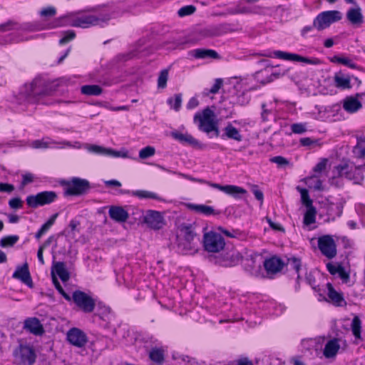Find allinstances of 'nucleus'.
<instances>
[{
	"instance_id": "obj_1",
	"label": "nucleus",
	"mask_w": 365,
	"mask_h": 365,
	"mask_svg": "<svg viewBox=\"0 0 365 365\" xmlns=\"http://www.w3.org/2000/svg\"><path fill=\"white\" fill-rule=\"evenodd\" d=\"M194 123H197L198 129L206 133L214 132L216 137L220 135L218 124L215 119V114L209 107L205 108L202 112L195 114Z\"/></svg>"
},
{
	"instance_id": "obj_2",
	"label": "nucleus",
	"mask_w": 365,
	"mask_h": 365,
	"mask_svg": "<svg viewBox=\"0 0 365 365\" xmlns=\"http://www.w3.org/2000/svg\"><path fill=\"white\" fill-rule=\"evenodd\" d=\"M52 91L46 84V81L41 78H36L26 86V96L28 102L36 103L40 98L51 95Z\"/></svg>"
},
{
	"instance_id": "obj_3",
	"label": "nucleus",
	"mask_w": 365,
	"mask_h": 365,
	"mask_svg": "<svg viewBox=\"0 0 365 365\" xmlns=\"http://www.w3.org/2000/svg\"><path fill=\"white\" fill-rule=\"evenodd\" d=\"M88 180L80 178H73L66 182L64 195L66 196H81L86 195L91 190Z\"/></svg>"
},
{
	"instance_id": "obj_4",
	"label": "nucleus",
	"mask_w": 365,
	"mask_h": 365,
	"mask_svg": "<svg viewBox=\"0 0 365 365\" xmlns=\"http://www.w3.org/2000/svg\"><path fill=\"white\" fill-rule=\"evenodd\" d=\"M71 300L73 301L76 307L84 313H91L93 312L96 302L94 299L81 290H76L73 292Z\"/></svg>"
},
{
	"instance_id": "obj_5",
	"label": "nucleus",
	"mask_w": 365,
	"mask_h": 365,
	"mask_svg": "<svg viewBox=\"0 0 365 365\" xmlns=\"http://www.w3.org/2000/svg\"><path fill=\"white\" fill-rule=\"evenodd\" d=\"M57 199V194L54 191H43L36 195L27 196L26 201L29 207L36 208L39 206L49 205Z\"/></svg>"
},
{
	"instance_id": "obj_6",
	"label": "nucleus",
	"mask_w": 365,
	"mask_h": 365,
	"mask_svg": "<svg viewBox=\"0 0 365 365\" xmlns=\"http://www.w3.org/2000/svg\"><path fill=\"white\" fill-rule=\"evenodd\" d=\"M111 18L110 14H100L98 16L87 15L75 19L71 24L74 27L88 28L108 21Z\"/></svg>"
},
{
	"instance_id": "obj_7",
	"label": "nucleus",
	"mask_w": 365,
	"mask_h": 365,
	"mask_svg": "<svg viewBox=\"0 0 365 365\" xmlns=\"http://www.w3.org/2000/svg\"><path fill=\"white\" fill-rule=\"evenodd\" d=\"M225 245V240L220 234L211 231L204 235L203 246L206 251L219 252L223 250Z\"/></svg>"
},
{
	"instance_id": "obj_8",
	"label": "nucleus",
	"mask_w": 365,
	"mask_h": 365,
	"mask_svg": "<svg viewBox=\"0 0 365 365\" xmlns=\"http://www.w3.org/2000/svg\"><path fill=\"white\" fill-rule=\"evenodd\" d=\"M341 19V14L340 11L336 10L327 11L320 13L314 19V25L318 31H322Z\"/></svg>"
},
{
	"instance_id": "obj_9",
	"label": "nucleus",
	"mask_w": 365,
	"mask_h": 365,
	"mask_svg": "<svg viewBox=\"0 0 365 365\" xmlns=\"http://www.w3.org/2000/svg\"><path fill=\"white\" fill-rule=\"evenodd\" d=\"M14 356L19 364L21 365H33L36 359L34 348L29 345L20 344L14 352Z\"/></svg>"
},
{
	"instance_id": "obj_10",
	"label": "nucleus",
	"mask_w": 365,
	"mask_h": 365,
	"mask_svg": "<svg viewBox=\"0 0 365 365\" xmlns=\"http://www.w3.org/2000/svg\"><path fill=\"white\" fill-rule=\"evenodd\" d=\"M318 247L328 259H333L337 254L336 245L331 235H324L318 239Z\"/></svg>"
},
{
	"instance_id": "obj_11",
	"label": "nucleus",
	"mask_w": 365,
	"mask_h": 365,
	"mask_svg": "<svg viewBox=\"0 0 365 365\" xmlns=\"http://www.w3.org/2000/svg\"><path fill=\"white\" fill-rule=\"evenodd\" d=\"M66 340L78 348L84 347L88 341L86 333L76 327H73L67 331Z\"/></svg>"
},
{
	"instance_id": "obj_12",
	"label": "nucleus",
	"mask_w": 365,
	"mask_h": 365,
	"mask_svg": "<svg viewBox=\"0 0 365 365\" xmlns=\"http://www.w3.org/2000/svg\"><path fill=\"white\" fill-rule=\"evenodd\" d=\"M143 222L150 229L158 230L165 225V219L162 214L155 210H149L143 217Z\"/></svg>"
},
{
	"instance_id": "obj_13",
	"label": "nucleus",
	"mask_w": 365,
	"mask_h": 365,
	"mask_svg": "<svg viewBox=\"0 0 365 365\" xmlns=\"http://www.w3.org/2000/svg\"><path fill=\"white\" fill-rule=\"evenodd\" d=\"M274 55L277 58L284 59L287 61H299L312 65H319L321 63V61L317 58H307L298 55L297 53H287L284 51H277L274 52Z\"/></svg>"
},
{
	"instance_id": "obj_14",
	"label": "nucleus",
	"mask_w": 365,
	"mask_h": 365,
	"mask_svg": "<svg viewBox=\"0 0 365 365\" xmlns=\"http://www.w3.org/2000/svg\"><path fill=\"white\" fill-rule=\"evenodd\" d=\"M210 187L216 188L220 191L224 192L225 193L232 196L235 198H240V195H245L247 193V190L243 187L234 185H222L218 183L215 182H207Z\"/></svg>"
},
{
	"instance_id": "obj_15",
	"label": "nucleus",
	"mask_w": 365,
	"mask_h": 365,
	"mask_svg": "<svg viewBox=\"0 0 365 365\" xmlns=\"http://www.w3.org/2000/svg\"><path fill=\"white\" fill-rule=\"evenodd\" d=\"M12 277L19 279L22 283L26 284L30 288L34 287L27 262H25L21 266H18L15 272L13 273Z\"/></svg>"
},
{
	"instance_id": "obj_16",
	"label": "nucleus",
	"mask_w": 365,
	"mask_h": 365,
	"mask_svg": "<svg viewBox=\"0 0 365 365\" xmlns=\"http://www.w3.org/2000/svg\"><path fill=\"white\" fill-rule=\"evenodd\" d=\"M172 136L181 143L184 145H189L193 148L202 149L205 145L201 144L197 140H196L194 137H192L190 134L188 133H182L179 132H173Z\"/></svg>"
},
{
	"instance_id": "obj_17",
	"label": "nucleus",
	"mask_w": 365,
	"mask_h": 365,
	"mask_svg": "<svg viewBox=\"0 0 365 365\" xmlns=\"http://www.w3.org/2000/svg\"><path fill=\"white\" fill-rule=\"evenodd\" d=\"M24 328L30 333L41 336L44 333L43 325L36 317L28 318L24 321Z\"/></svg>"
},
{
	"instance_id": "obj_18",
	"label": "nucleus",
	"mask_w": 365,
	"mask_h": 365,
	"mask_svg": "<svg viewBox=\"0 0 365 365\" xmlns=\"http://www.w3.org/2000/svg\"><path fill=\"white\" fill-rule=\"evenodd\" d=\"M354 168V164L349 160H343L339 165L334 167V177H344L349 180L351 169Z\"/></svg>"
},
{
	"instance_id": "obj_19",
	"label": "nucleus",
	"mask_w": 365,
	"mask_h": 365,
	"mask_svg": "<svg viewBox=\"0 0 365 365\" xmlns=\"http://www.w3.org/2000/svg\"><path fill=\"white\" fill-rule=\"evenodd\" d=\"M264 267L267 273L275 274L282 269L284 262L280 258L274 256L264 260Z\"/></svg>"
},
{
	"instance_id": "obj_20",
	"label": "nucleus",
	"mask_w": 365,
	"mask_h": 365,
	"mask_svg": "<svg viewBox=\"0 0 365 365\" xmlns=\"http://www.w3.org/2000/svg\"><path fill=\"white\" fill-rule=\"evenodd\" d=\"M334 84L339 89H350L351 88V76L341 71L336 72L334 76Z\"/></svg>"
},
{
	"instance_id": "obj_21",
	"label": "nucleus",
	"mask_w": 365,
	"mask_h": 365,
	"mask_svg": "<svg viewBox=\"0 0 365 365\" xmlns=\"http://www.w3.org/2000/svg\"><path fill=\"white\" fill-rule=\"evenodd\" d=\"M108 214L112 220L118 222H125L129 217L128 212L120 206H111Z\"/></svg>"
},
{
	"instance_id": "obj_22",
	"label": "nucleus",
	"mask_w": 365,
	"mask_h": 365,
	"mask_svg": "<svg viewBox=\"0 0 365 365\" xmlns=\"http://www.w3.org/2000/svg\"><path fill=\"white\" fill-rule=\"evenodd\" d=\"M328 297L332 303L337 307H343L346 305V302L343 294L336 292L330 283L327 284Z\"/></svg>"
},
{
	"instance_id": "obj_23",
	"label": "nucleus",
	"mask_w": 365,
	"mask_h": 365,
	"mask_svg": "<svg viewBox=\"0 0 365 365\" xmlns=\"http://www.w3.org/2000/svg\"><path fill=\"white\" fill-rule=\"evenodd\" d=\"M361 103L356 97L349 96L344 100L343 108L349 113H354L361 109Z\"/></svg>"
},
{
	"instance_id": "obj_24",
	"label": "nucleus",
	"mask_w": 365,
	"mask_h": 365,
	"mask_svg": "<svg viewBox=\"0 0 365 365\" xmlns=\"http://www.w3.org/2000/svg\"><path fill=\"white\" fill-rule=\"evenodd\" d=\"M187 207L197 213H200L206 216L218 215L220 211L215 210L212 206L206 205L188 204Z\"/></svg>"
},
{
	"instance_id": "obj_25",
	"label": "nucleus",
	"mask_w": 365,
	"mask_h": 365,
	"mask_svg": "<svg viewBox=\"0 0 365 365\" xmlns=\"http://www.w3.org/2000/svg\"><path fill=\"white\" fill-rule=\"evenodd\" d=\"M346 18L353 25H361L364 22L361 9L359 6L349 9Z\"/></svg>"
},
{
	"instance_id": "obj_26",
	"label": "nucleus",
	"mask_w": 365,
	"mask_h": 365,
	"mask_svg": "<svg viewBox=\"0 0 365 365\" xmlns=\"http://www.w3.org/2000/svg\"><path fill=\"white\" fill-rule=\"evenodd\" d=\"M221 138L222 139H232L238 142L242 140V135L239 130L230 123L224 128V133L221 135Z\"/></svg>"
},
{
	"instance_id": "obj_27",
	"label": "nucleus",
	"mask_w": 365,
	"mask_h": 365,
	"mask_svg": "<svg viewBox=\"0 0 365 365\" xmlns=\"http://www.w3.org/2000/svg\"><path fill=\"white\" fill-rule=\"evenodd\" d=\"M340 348L337 339H333L328 341L325 344L323 354L327 359L332 358L336 356Z\"/></svg>"
},
{
	"instance_id": "obj_28",
	"label": "nucleus",
	"mask_w": 365,
	"mask_h": 365,
	"mask_svg": "<svg viewBox=\"0 0 365 365\" xmlns=\"http://www.w3.org/2000/svg\"><path fill=\"white\" fill-rule=\"evenodd\" d=\"M364 170L365 171V163L358 166L354 165V168L351 169V175H349V180H353L355 184L361 185L364 179Z\"/></svg>"
},
{
	"instance_id": "obj_29",
	"label": "nucleus",
	"mask_w": 365,
	"mask_h": 365,
	"mask_svg": "<svg viewBox=\"0 0 365 365\" xmlns=\"http://www.w3.org/2000/svg\"><path fill=\"white\" fill-rule=\"evenodd\" d=\"M195 58H213L218 59L220 56L217 51L212 49L197 48L192 51Z\"/></svg>"
},
{
	"instance_id": "obj_30",
	"label": "nucleus",
	"mask_w": 365,
	"mask_h": 365,
	"mask_svg": "<svg viewBox=\"0 0 365 365\" xmlns=\"http://www.w3.org/2000/svg\"><path fill=\"white\" fill-rule=\"evenodd\" d=\"M81 93L87 96H99L103 89L98 85H85L81 88Z\"/></svg>"
},
{
	"instance_id": "obj_31",
	"label": "nucleus",
	"mask_w": 365,
	"mask_h": 365,
	"mask_svg": "<svg viewBox=\"0 0 365 365\" xmlns=\"http://www.w3.org/2000/svg\"><path fill=\"white\" fill-rule=\"evenodd\" d=\"M58 217V213L53 215L46 222H45L39 230L36 233L35 237L37 240H39L43 235H44L54 224L56 217Z\"/></svg>"
},
{
	"instance_id": "obj_32",
	"label": "nucleus",
	"mask_w": 365,
	"mask_h": 365,
	"mask_svg": "<svg viewBox=\"0 0 365 365\" xmlns=\"http://www.w3.org/2000/svg\"><path fill=\"white\" fill-rule=\"evenodd\" d=\"M55 269L63 282H67L69 279V273L65 267V264L62 262H58L55 264Z\"/></svg>"
},
{
	"instance_id": "obj_33",
	"label": "nucleus",
	"mask_w": 365,
	"mask_h": 365,
	"mask_svg": "<svg viewBox=\"0 0 365 365\" xmlns=\"http://www.w3.org/2000/svg\"><path fill=\"white\" fill-rule=\"evenodd\" d=\"M353 153L358 158H363L365 157V138H358L357 144L353 149Z\"/></svg>"
},
{
	"instance_id": "obj_34",
	"label": "nucleus",
	"mask_w": 365,
	"mask_h": 365,
	"mask_svg": "<svg viewBox=\"0 0 365 365\" xmlns=\"http://www.w3.org/2000/svg\"><path fill=\"white\" fill-rule=\"evenodd\" d=\"M237 257L232 254L227 253L225 256L220 257L217 259V262L223 267H231L236 264Z\"/></svg>"
},
{
	"instance_id": "obj_35",
	"label": "nucleus",
	"mask_w": 365,
	"mask_h": 365,
	"mask_svg": "<svg viewBox=\"0 0 365 365\" xmlns=\"http://www.w3.org/2000/svg\"><path fill=\"white\" fill-rule=\"evenodd\" d=\"M329 60L332 63H341L351 68H358L357 65L353 63L352 61L348 58L334 56L333 57L330 58Z\"/></svg>"
},
{
	"instance_id": "obj_36",
	"label": "nucleus",
	"mask_w": 365,
	"mask_h": 365,
	"mask_svg": "<svg viewBox=\"0 0 365 365\" xmlns=\"http://www.w3.org/2000/svg\"><path fill=\"white\" fill-rule=\"evenodd\" d=\"M317 210L314 207H307L304 216V224L309 225L315 222Z\"/></svg>"
},
{
	"instance_id": "obj_37",
	"label": "nucleus",
	"mask_w": 365,
	"mask_h": 365,
	"mask_svg": "<svg viewBox=\"0 0 365 365\" xmlns=\"http://www.w3.org/2000/svg\"><path fill=\"white\" fill-rule=\"evenodd\" d=\"M351 331L356 339L361 338V321L358 316H355L351 322Z\"/></svg>"
},
{
	"instance_id": "obj_38",
	"label": "nucleus",
	"mask_w": 365,
	"mask_h": 365,
	"mask_svg": "<svg viewBox=\"0 0 365 365\" xmlns=\"http://www.w3.org/2000/svg\"><path fill=\"white\" fill-rule=\"evenodd\" d=\"M19 22L9 19L7 21L0 24V33L6 32L12 30L19 31Z\"/></svg>"
},
{
	"instance_id": "obj_39",
	"label": "nucleus",
	"mask_w": 365,
	"mask_h": 365,
	"mask_svg": "<svg viewBox=\"0 0 365 365\" xmlns=\"http://www.w3.org/2000/svg\"><path fill=\"white\" fill-rule=\"evenodd\" d=\"M297 190L301 194L302 204L306 206L307 208L314 207L312 205L313 202L309 197L308 190L306 188H301L299 187H297Z\"/></svg>"
},
{
	"instance_id": "obj_40",
	"label": "nucleus",
	"mask_w": 365,
	"mask_h": 365,
	"mask_svg": "<svg viewBox=\"0 0 365 365\" xmlns=\"http://www.w3.org/2000/svg\"><path fill=\"white\" fill-rule=\"evenodd\" d=\"M287 264L297 273V279L300 278L299 271L302 267L301 259L292 257L287 259Z\"/></svg>"
},
{
	"instance_id": "obj_41",
	"label": "nucleus",
	"mask_w": 365,
	"mask_h": 365,
	"mask_svg": "<svg viewBox=\"0 0 365 365\" xmlns=\"http://www.w3.org/2000/svg\"><path fill=\"white\" fill-rule=\"evenodd\" d=\"M133 195L139 198H150L160 200L161 198L155 193L147 190H136L133 192Z\"/></svg>"
},
{
	"instance_id": "obj_42",
	"label": "nucleus",
	"mask_w": 365,
	"mask_h": 365,
	"mask_svg": "<svg viewBox=\"0 0 365 365\" xmlns=\"http://www.w3.org/2000/svg\"><path fill=\"white\" fill-rule=\"evenodd\" d=\"M150 359L157 363L162 364L164 361V354L162 349H153L149 354Z\"/></svg>"
},
{
	"instance_id": "obj_43",
	"label": "nucleus",
	"mask_w": 365,
	"mask_h": 365,
	"mask_svg": "<svg viewBox=\"0 0 365 365\" xmlns=\"http://www.w3.org/2000/svg\"><path fill=\"white\" fill-rule=\"evenodd\" d=\"M41 29V27L36 23L19 24V31L33 32Z\"/></svg>"
},
{
	"instance_id": "obj_44",
	"label": "nucleus",
	"mask_w": 365,
	"mask_h": 365,
	"mask_svg": "<svg viewBox=\"0 0 365 365\" xmlns=\"http://www.w3.org/2000/svg\"><path fill=\"white\" fill-rule=\"evenodd\" d=\"M168 103L175 110L178 111L181 107L182 103V94L178 93L174 96V99L170 98L168 99Z\"/></svg>"
},
{
	"instance_id": "obj_45",
	"label": "nucleus",
	"mask_w": 365,
	"mask_h": 365,
	"mask_svg": "<svg viewBox=\"0 0 365 365\" xmlns=\"http://www.w3.org/2000/svg\"><path fill=\"white\" fill-rule=\"evenodd\" d=\"M19 239V237L17 235H9L3 237L0 241V245L2 247H12L17 242Z\"/></svg>"
},
{
	"instance_id": "obj_46",
	"label": "nucleus",
	"mask_w": 365,
	"mask_h": 365,
	"mask_svg": "<svg viewBox=\"0 0 365 365\" xmlns=\"http://www.w3.org/2000/svg\"><path fill=\"white\" fill-rule=\"evenodd\" d=\"M168 79V70L163 69L160 72L158 78V87L159 88H165L167 86V81Z\"/></svg>"
},
{
	"instance_id": "obj_47",
	"label": "nucleus",
	"mask_w": 365,
	"mask_h": 365,
	"mask_svg": "<svg viewBox=\"0 0 365 365\" xmlns=\"http://www.w3.org/2000/svg\"><path fill=\"white\" fill-rule=\"evenodd\" d=\"M182 230L185 233V242H192L196 234L193 232L192 225L184 226Z\"/></svg>"
},
{
	"instance_id": "obj_48",
	"label": "nucleus",
	"mask_w": 365,
	"mask_h": 365,
	"mask_svg": "<svg viewBox=\"0 0 365 365\" xmlns=\"http://www.w3.org/2000/svg\"><path fill=\"white\" fill-rule=\"evenodd\" d=\"M155 153V149L154 147L146 146L140 150L139 158L141 159H146L154 155Z\"/></svg>"
},
{
	"instance_id": "obj_49",
	"label": "nucleus",
	"mask_w": 365,
	"mask_h": 365,
	"mask_svg": "<svg viewBox=\"0 0 365 365\" xmlns=\"http://www.w3.org/2000/svg\"><path fill=\"white\" fill-rule=\"evenodd\" d=\"M53 283L56 287V289L58 290V292L63 297V298L70 302L71 300V297L69 294H68L63 289V288L62 287V286L61 285L60 282H58V279L55 277V276H53Z\"/></svg>"
},
{
	"instance_id": "obj_50",
	"label": "nucleus",
	"mask_w": 365,
	"mask_h": 365,
	"mask_svg": "<svg viewBox=\"0 0 365 365\" xmlns=\"http://www.w3.org/2000/svg\"><path fill=\"white\" fill-rule=\"evenodd\" d=\"M196 11L195 6L192 5H187L182 6L180 8L178 11V14L180 17H184L185 16H189L192 14Z\"/></svg>"
},
{
	"instance_id": "obj_51",
	"label": "nucleus",
	"mask_w": 365,
	"mask_h": 365,
	"mask_svg": "<svg viewBox=\"0 0 365 365\" xmlns=\"http://www.w3.org/2000/svg\"><path fill=\"white\" fill-rule=\"evenodd\" d=\"M88 150L101 155H107L108 148L97 145H91L88 147Z\"/></svg>"
},
{
	"instance_id": "obj_52",
	"label": "nucleus",
	"mask_w": 365,
	"mask_h": 365,
	"mask_svg": "<svg viewBox=\"0 0 365 365\" xmlns=\"http://www.w3.org/2000/svg\"><path fill=\"white\" fill-rule=\"evenodd\" d=\"M289 71V69H287V70H284L282 73H280V72H272V73H270L266 79L264 80H262L261 81V83L262 84H266V83H270L272 82L274 78H279L280 76H284L286 75Z\"/></svg>"
},
{
	"instance_id": "obj_53",
	"label": "nucleus",
	"mask_w": 365,
	"mask_h": 365,
	"mask_svg": "<svg viewBox=\"0 0 365 365\" xmlns=\"http://www.w3.org/2000/svg\"><path fill=\"white\" fill-rule=\"evenodd\" d=\"M76 37V33L73 30H68L64 32V36L59 40V44L63 45L73 40Z\"/></svg>"
},
{
	"instance_id": "obj_54",
	"label": "nucleus",
	"mask_w": 365,
	"mask_h": 365,
	"mask_svg": "<svg viewBox=\"0 0 365 365\" xmlns=\"http://www.w3.org/2000/svg\"><path fill=\"white\" fill-rule=\"evenodd\" d=\"M180 246H183V253L185 255L193 254L197 252V248L193 242H183L180 245Z\"/></svg>"
},
{
	"instance_id": "obj_55",
	"label": "nucleus",
	"mask_w": 365,
	"mask_h": 365,
	"mask_svg": "<svg viewBox=\"0 0 365 365\" xmlns=\"http://www.w3.org/2000/svg\"><path fill=\"white\" fill-rule=\"evenodd\" d=\"M56 14V10L53 6H48L43 9L40 11V15L43 17H52Z\"/></svg>"
},
{
	"instance_id": "obj_56",
	"label": "nucleus",
	"mask_w": 365,
	"mask_h": 365,
	"mask_svg": "<svg viewBox=\"0 0 365 365\" xmlns=\"http://www.w3.org/2000/svg\"><path fill=\"white\" fill-rule=\"evenodd\" d=\"M107 156H112L114 158H127L128 153L125 151H117L111 148H108Z\"/></svg>"
},
{
	"instance_id": "obj_57",
	"label": "nucleus",
	"mask_w": 365,
	"mask_h": 365,
	"mask_svg": "<svg viewBox=\"0 0 365 365\" xmlns=\"http://www.w3.org/2000/svg\"><path fill=\"white\" fill-rule=\"evenodd\" d=\"M9 205L12 209H19L23 206V202L20 197H14L9 201Z\"/></svg>"
},
{
	"instance_id": "obj_58",
	"label": "nucleus",
	"mask_w": 365,
	"mask_h": 365,
	"mask_svg": "<svg viewBox=\"0 0 365 365\" xmlns=\"http://www.w3.org/2000/svg\"><path fill=\"white\" fill-rule=\"evenodd\" d=\"M292 131L294 133L302 134L306 132L305 125L302 123H294L291 126Z\"/></svg>"
},
{
	"instance_id": "obj_59",
	"label": "nucleus",
	"mask_w": 365,
	"mask_h": 365,
	"mask_svg": "<svg viewBox=\"0 0 365 365\" xmlns=\"http://www.w3.org/2000/svg\"><path fill=\"white\" fill-rule=\"evenodd\" d=\"M327 162L328 160L327 158L322 159L313 168L314 172L321 173L324 170L326 169Z\"/></svg>"
},
{
	"instance_id": "obj_60",
	"label": "nucleus",
	"mask_w": 365,
	"mask_h": 365,
	"mask_svg": "<svg viewBox=\"0 0 365 365\" xmlns=\"http://www.w3.org/2000/svg\"><path fill=\"white\" fill-rule=\"evenodd\" d=\"M270 161L277 164L280 167H283L289 164V161L282 156L273 157L270 159Z\"/></svg>"
},
{
	"instance_id": "obj_61",
	"label": "nucleus",
	"mask_w": 365,
	"mask_h": 365,
	"mask_svg": "<svg viewBox=\"0 0 365 365\" xmlns=\"http://www.w3.org/2000/svg\"><path fill=\"white\" fill-rule=\"evenodd\" d=\"M223 81L221 78H217L215 79V83L210 89V93L215 94L218 93L220 88L222 86Z\"/></svg>"
},
{
	"instance_id": "obj_62",
	"label": "nucleus",
	"mask_w": 365,
	"mask_h": 365,
	"mask_svg": "<svg viewBox=\"0 0 365 365\" xmlns=\"http://www.w3.org/2000/svg\"><path fill=\"white\" fill-rule=\"evenodd\" d=\"M14 189L15 187L12 184L0 182V192L11 193Z\"/></svg>"
},
{
	"instance_id": "obj_63",
	"label": "nucleus",
	"mask_w": 365,
	"mask_h": 365,
	"mask_svg": "<svg viewBox=\"0 0 365 365\" xmlns=\"http://www.w3.org/2000/svg\"><path fill=\"white\" fill-rule=\"evenodd\" d=\"M337 274L344 282H347L349 279V273L345 270L341 264Z\"/></svg>"
},
{
	"instance_id": "obj_64",
	"label": "nucleus",
	"mask_w": 365,
	"mask_h": 365,
	"mask_svg": "<svg viewBox=\"0 0 365 365\" xmlns=\"http://www.w3.org/2000/svg\"><path fill=\"white\" fill-rule=\"evenodd\" d=\"M326 267H327L328 272L331 275H336V274H337V273L339 272L341 264L335 265V264H332L331 262H328L327 264Z\"/></svg>"
}]
</instances>
